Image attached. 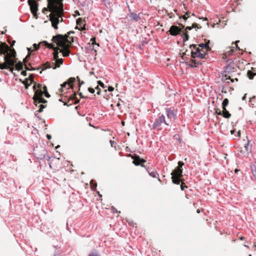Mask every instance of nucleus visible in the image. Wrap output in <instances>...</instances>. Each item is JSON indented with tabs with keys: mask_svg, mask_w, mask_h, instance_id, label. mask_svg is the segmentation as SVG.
Listing matches in <instances>:
<instances>
[{
	"mask_svg": "<svg viewBox=\"0 0 256 256\" xmlns=\"http://www.w3.org/2000/svg\"><path fill=\"white\" fill-rule=\"evenodd\" d=\"M78 95L80 96L81 98H86L87 97L86 96H84L82 95V92H79L78 93Z\"/></svg>",
	"mask_w": 256,
	"mask_h": 256,
	"instance_id": "obj_42",
	"label": "nucleus"
},
{
	"mask_svg": "<svg viewBox=\"0 0 256 256\" xmlns=\"http://www.w3.org/2000/svg\"><path fill=\"white\" fill-rule=\"evenodd\" d=\"M146 162V160L143 158H140L139 156H138V158L135 159L133 161V163L136 166L141 165L142 166H144L143 164H144Z\"/></svg>",
	"mask_w": 256,
	"mask_h": 256,
	"instance_id": "obj_14",
	"label": "nucleus"
},
{
	"mask_svg": "<svg viewBox=\"0 0 256 256\" xmlns=\"http://www.w3.org/2000/svg\"><path fill=\"white\" fill-rule=\"evenodd\" d=\"M250 142L248 140L246 144H244V148L245 150V151L244 152V156H245V154H248V146H249Z\"/></svg>",
	"mask_w": 256,
	"mask_h": 256,
	"instance_id": "obj_19",
	"label": "nucleus"
},
{
	"mask_svg": "<svg viewBox=\"0 0 256 256\" xmlns=\"http://www.w3.org/2000/svg\"><path fill=\"white\" fill-rule=\"evenodd\" d=\"M28 3L30 6L32 12L34 14L38 10V4L36 0H28Z\"/></svg>",
	"mask_w": 256,
	"mask_h": 256,
	"instance_id": "obj_12",
	"label": "nucleus"
},
{
	"mask_svg": "<svg viewBox=\"0 0 256 256\" xmlns=\"http://www.w3.org/2000/svg\"><path fill=\"white\" fill-rule=\"evenodd\" d=\"M166 114L167 118L166 120L170 126L176 118V110L170 108H167L166 109Z\"/></svg>",
	"mask_w": 256,
	"mask_h": 256,
	"instance_id": "obj_8",
	"label": "nucleus"
},
{
	"mask_svg": "<svg viewBox=\"0 0 256 256\" xmlns=\"http://www.w3.org/2000/svg\"><path fill=\"white\" fill-rule=\"evenodd\" d=\"M110 144H111L112 146V144H113L114 143V141H112V140H110Z\"/></svg>",
	"mask_w": 256,
	"mask_h": 256,
	"instance_id": "obj_58",
	"label": "nucleus"
},
{
	"mask_svg": "<svg viewBox=\"0 0 256 256\" xmlns=\"http://www.w3.org/2000/svg\"><path fill=\"white\" fill-rule=\"evenodd\" d=\"M191 62H192V64L190 65V66L192 68H193V67L196 68L199 64H202V63L200 62H198L195 60H192Z\"/></svg>",
	"mask_w": 256,
	"mask_h": 256,
	"instance_id": "obj_20",
	"label": "nucleus"
},
{
	"mask_svg": "<svg viewBox=\"0 0 256 256\" xmlns=\"http://www.w3.org/2000/svg\"><path fill=\"white\" fill-rule=\"evenodd\" d=\"M41 42H40V43ZM40 44H42V45H44L45 46V44H33V46L34 48L35 49V50H38L39 49V48H40Z\"/></svg>",
	"mask_w": 256,
	"mask_h": 256,
	"instance_id": "obj_30",
	"label": "nucleus"
},
{
	"mask_svg": "<svg viewBox=\"0 0 256 256\" xmlns=\"http://www.w3.org/2000/svg\"><path fill=\"white\" fill-rule=\"evenodd\" d=\"M52 14L50 15V20L52 22V26L56 30L58 28V24L60 22L62 21V13L64 9L62 6H60L59 8H53Z\"/></svg>",
	"mask_w": 256,
	"mask_h": 256,
	"instance_id": "obj_3",
	"label": "nucleus"
},
{
	"mask_svg": "<svg viewBox=\"0 0 256 256\" xmlns=\"http://www.w3.org/2000/svg\"><path fill=\"white\" fill-rule=\"evenodd\" d=\"M84 83V81H81V80L78 82L79 90H80V88L82 84H83Z\"/></svg>",
	"mask_w": 256,
	"mask_h": 256,
	"instance_id": "obj_41",
	"label": "nucleus"
},
{
	"mask_svg": "<svg viewBox=\"0 0 256 256\" xmlns=\"http://www.w3.org/2000/svg\"><path fill=\"white\" fill-rule=\"evenodd\" d=\"M48 1V6L50 9V11L52 12H54L52 10L53 8H59L60 6L63 5L62 3L58 2V0H47Z\"/></svg>",
	"mask_w": 256,
	"mask_h": 256,
	"instance_id": "obj_10",
	"label": "nucleus"
},
{
	"mask_svg": "<svg viewBox=\"0 0 256 256\" xmlns=\"http://www.w3.org/2000/svg\"><path fill=\"white\" fill-rule=\"evenodd\" d=\"M255 98H256V97H255L254 96H253V97H252V98H250V102H251V101L252 100V99Z\"/></svg>",
	"mask_w": 256,
	"mask_h": 256,
	"instance_id": "obj_60",
	"label": "nucleus"
},
{
	"mask_svg": "<svg viewBox=\"0 0 256 256\" xmlns=\"http://www.w3.org/2000/svg\"><path fill=\"white\" fill-rule=\"evenodd\" d=\"M63 63V59L60 58L56 60V62L54 63L52 62V64L54 65V66L52 67V68L54 70L56 69L57 68H59L61 64H62Z\"/></svg>",
	"mask_w": 256,
	"mask_h": 256,
	"instance_id": "obj_15",
	"label": "nucleus"
},
{
	"mask_svg": "<svg viewBox=\"0 0 256 256\" xmlns=\"http://www.w3.org/2000/svg\"><path fill=\"white\" fill-rule=\"evenodd\" d=\"M184 36L183 38V40L184 42H185L188 40L189 36H188V34L186 33H184Z\"/></svg>",
	"mask_w": 256,
	"mask_h": 256,
	"instance_id": "obj_32",
	"label": "nucleus"
},
{
	"mask_svg": "<svg viewBox=\"0 0 256 256\" xmlns=\"http://www.w3.org/2000/svg\"><path fill=\"white\" fill-rule=\"evenodd\" d=\"M190 48L193 50L191 52L192 57L194 58H206V56L208 54L206 52H204L202 49L197 48L196 44L190 45Z\"/></svg>",
	"mask_w": 256,
	"mask_h": 256,
	"instance_id": "obj_7",
	"label": "nucleus"
},
{
	"mask_svg": "<svg viewBox=\"0 0 256 256\" xmlns=\"http://www.w3.org/2000/svg\"><path fill=\"white\" fill-rule=\"evenodd\" d=\"M22 74H23L24 76H26V71H22Z\"/></svg>",
	"mask_w": 256,
	"mask_h": 256,
	"instance_id": "obj_56",
	"label": "nucleus"
},
{
	"mask_svg": "<svg viewBox=\"0 0 256 256\" xmlns=\"http://www.w3.org/2000/svg\"><path fill=\"white\" fill-rule=\"evenodd\" d=\"M48 1V6L50 9V11L52 12H54L52 10L53 8H59L60 6L63 5L62 3L58 2V0H47Z\"/></svg>",
	"mask_w": 256,
	"mask_h": 256,
	"instance_id": "obj_11",
	"label": "nucleus"
},
{
	"mask_svg": "<svg viewBox=\"0 0 256 256\" xmlns=\"http://www.w3.org/2000/svg\"><path fill=\"white\" fill-rule=\"evenodd\" d=\"M223 77H225L226 78V80H228V79H230V76L228 77V76H227V75L226 74H225L224 75H223Z\"/></svg>",
	"mask_w": 256,
	"mask_h": 256,
	"instance_id": "obj_48",
	"label": "nucleus"
},
{
	"mask_svg": "<svg viewBox=\"0 0 256 256\" xmlns=\"http://www.w3.org/2000/svg\"><path fill=\"white\" fill-rule=\"evenodd\" d=\"M228 104V98H226L222 102V108L225 109L226 108V106Z\"/></svg>",
	"mask_w": 256,
	"mask_h": 256,
	"instance_id": "obj_23",
	"label": "nucleus"
},
{
	"mask_svg": "<svg viewBox=\"0 0 256 256\" xmlns=\"http://www.w3.org/2000/svg\"><path fill=\"white\" fill-rule=\"evenodd\" d=\"M46 138H48V140H50L52 138V136L50 134H48L46 135Z\"/></svg>",
	"mask_w": 256,
	"mask_h": 256,
	"instance_id": "obj_50",
	"label": "nucleus"
},
{
	"mask_svg": "<svg viewBox=\"0 0 256 256\" xmlns=\"http://www.w3.org/2000/svg\"><path fill=\"white\" fill-rule=\"evenodd\" d=\"M40 104V105H39L38 107L40 108H42V109H44L46 107V106H44L42 104Z\"/></svg>",
	"mask_w": 256,
	"mask_h": 256,
	"instance_id": "obj_45",
	"label": "nucleus"
},
{
	"mask_svg": "<svg viewBox=\"0 0 256 256\" xmlns=\"http://www.w3.org/2000/svg\"><path fill=\"white\" fill-rule=\"evenodd\" d=\"M68 84L66 82H64L63 84H62L60 85V86H61V88H60L59 89V92H63V91H64V90H63V88H66L67 86H68Z\"/></svg>",
	"mask_w": 256,
	"mask_h": 256,
	"instance_id": "obj_25",
	"label": "nucleus"
},
{
	"mask_svg": "<svg viewBox=\"0 0 256 256\" xmlns=\"http://www.w3.org/2000/svg\"><path fill=\"white\" fill-rule=\"evenodd\" d=\"M98 84L99 86H102V88H105V86H104V83L102 82L100 80H98Z\"/></svg>",
	"mask_w": 256,
	"mask_h": 256,
	"instance_id": "obj_36",
	"label": "nucleus"
},
{
	"mask_svg": "<svg viewBox=\"0 0 256 256\" xmlns=\"http://www.w3.org/2000/svg\"><path fill=\"white\" fill-rule=\"evenodd\" d=\"M76 78H77V80H78V82H79L80 81V78L78 76H76Z\"/></svg>",
	"mask_w": 256,
	"mask_h": 256,
	"instance_id": "obj_59",
	"label": "nucleus"
},
{
	"mask_svg": "<svg viewBox=\"0 0 256 256\" xmlns=\"http://www.w3.org/2000/svg\"><path fill=\"white\" fill-rule=\"evenodd\" d=\"M114 90V88L111 86H109L108 87V90L109 92H112Z\"/></svg>",
	"mask_w": 256,
	"mask_h": 256,
	"instance_id": "obj_43",
	"label": "nucleus"
},
{
	"mask_svg": "<svg viewBox=\"0 0 256 256\" xmlns=\"http://www.w3.org/2000/svg\"><path fill=\"white\" fill-rule=\"evenodd\" d=\"M210 43V40L208 41V42L206 44H198L199 47L202 48H204L206 50V51H208L210 48L208 46V44Z\"/></svg>",
	"mask_w": 256,
	"mask_h": 256,
	"instance_id": "obj_18",
	"label": "nucleus"
},
{
	"mask_svg": "<svg viewBox=\"0 0 256 256\" xmlns=\"http://www.w3.org/2000/svg\"><path fill=\"white\" fill-rule=\"evenodd\" d=\"M216 113L219 116H222V111H221L220 109H216Z\"/></svg>",
	"mask_w": 256,
	"mask_h": 256,
	"instance_id": "obj_35",
	"label": "nucleus"
},
{
	"mask_svg": "<svg viewBox=\"0 0 256 256\" xmlns=\"http://www.w3.org/2000/svg\"><path fill=\"white\" fill-rule=\"evenodd\" d=\"M88 90L92 94H94L95 92L94 88H88Z\"/></svg>",
	"mask_w": 256,
	"mask_h": 256,
	"instance_id": "obj_38",
	"label": "nucleus"
},
{
	"mask_svg": "<svg viewBox=\"0 0 256 256\" xmlns=\"http://www.w3.org/2000/svg\"><path fill=\"white\" fill-rule=\"evenodd\" d=\"M250 73V72H248V74H249ZM248 76H249V78H250V79H252V78H253V76H250V75H248Z\"/></svg>",
	"mask_w": 256,
	"mask_h": 256,
	"instance_id": "obj_55",
	"label": "nucleus"
},
{
	"mask_svg": "<svg viewBox=\"0 0 256 256\" xmlns=\"http://www.w3.org/2000/svg\"><path fill=\"white\" fill-rule=\"evenodd\" d=\"M28 78H26V79H25V80L24 81L23 84H24V83H25V84H28Z\"/></svg>",
	"mask_w": 256,
	"mask_h": 256,
	"instance_id": "obj_49",
	"label": "nucleus"
},
{
	"mask_svg": "<svg viewBox=\"0 0 256 256\" xmlns=\"http://www.w3.org/2000/svg\"><path fill=\"white\" fill-rule=\"evenodd\" d=\"M200 28L201 27H199L198 26V24H196V23H194L192 26H187L186 28V31H188V30H190L192 28Z\"/></svg>",
	"mask_w": 256,
	"mask_h": 256,
	"instance_id": "obj_22",
	"label": "nucleus"
},
{
	"mask_svg": "<svg viewBox=\"0 0 256 256\" xmlns=\"http://www.w3.org/2000/svg\"><path fill=\"white\" fill-rule=\"evenodd\" d=\"M42 86L41 84L36 85V84H35L33 86V89L34 91V100L36 106H38V104H42L47 102V100L42 97L43 92L42 90Z\"/></svg>",
	"mask_w": 256,
	"mask_h": 256,
	"instance_id": "obj_5",
	"label": "nucleus"
},
{
	"mask_svg": "<svg viewBox=\"0 0 256 256\" xmlns=\"http://www.w3.org/2000/svg\"><path fill=\"white\" fill-rule=\"evenodd\" d=\"M246 94H245L242 98V100H246Z\"/></svg>",
	"mask_w": 256,
	"mask_h": 256,
	"instance_id": "obj_53",
	"label": "nucleus"
},
{
	"mask_svg": "<svg viewBox=\"0 0 256 256\" xmlns=\"http://www.w3.org/2000/svg\"><path fill=\"white\" fill-rule=\"evenodd\" d=\"M130 16L136 22H138L140 20V18L139 15L134 12H131Z\"/></svg>",
	"mask_w": 256,
	"mask_h": 256,
	"instance_id": "obj_17",
	"label": "nucleus"
},
{
	"mask_svg": "<svg viewBox=\"0 0 256 256\" xmlns=\"http://www.w3.org/2000/svg\"><path fill=\"white\" fill-rule=\"evenodd\" d=\"M25 67H26V69L27 70H35L36 69L34 68H32V66L31 67V68H29L27 66H25Z\"/></svg>",
	"mask_w": 256,
	"mask_h": 256,
	"instance_id": "obj_40",
	"label": "nucleus"
},
{
	"mask_svg": "<svg viewBox=\"0 0 256 256\" xmlns=\"http://www.w3.org/2000/svg\"><path fill=\"white\" fill-rule=\"evenodd\" d=\"M120 106V103H118V104H116V106Z\"/></svg>",
	"mask_w": 256,
	"mask_h": 256,
	"instance_id": "obj_62",
	"label": "nucleus"
},
{
	"mask_svg": "<svg viewBox=\"0 0 256 256\" xmlns=\"http://www.w3.org/2000/svg\"><path fill=\"white\" fill-rule=\"evenodd\" d=\"M188 186L186 185H184V184H182L180 185V189L182 190H184V188H187Z\"/></svg>",
	"mask_w": 256,
	"mask_h": 256,
	"instance_id": "obj_37",
	"label": "nucleus"
},
{
	"mask_svg": "<svg viewBox=\"0 0 256 256\" xmlns=\"http://www.w3.org/2000/svg\"><path fill=\"white\" fill-rule=\"evenodd\" d=\"M75 81H76V78H74L71 77V78H69L68 82H66L68 84V86L70 87L71 86L70 84L74 83ZM69 88H67L68 89Z\"/></svg>",
	"mask_w": 256,
	"mask_h": 256,
	"instance_id": "obj_24",
	"label": "nucleus"
},
{
	"mask_svg": "<svg viewBox=\"0 0 256 256\" xmlns=\"http://www.w3.org/2000/svg\"><path fill=\"white\" fill-rule=\"evenodd\" d=\"M30 84H25L24 83V86H25V88L26 89H28V87L30 86Z\"/></svg>",
	"mask_w": 256,
	"mask_h": 256,
	"instance_id": "obj_47",
	"label": "nucleus"
},
{
	"mask_svg": "<svg viewBox=\"0 0 256 256\" xmlns=\"http://www.w3.org/2000/svg\"><path fill=\"white\" fill-rule=\"evenodd\" d=\"M15 42H16L15 40H13L12 44H10V42H9V43L11 44L12 46H13Z\"/></svg>",
	"mask_w": 256,
	"mask_h": 256,
	"instance_id": "obj_54",
	"label": "nucleus"
},
{
	"mask_svg": "<svg viewBox=\"0 0 256 256\" xmlns=\"http://www.w3.org/2000/svg\"><path fill=\"white\" fill-rule=\"evenodd\" d=\"M252 172L254 178L256 180V168L255 166L252 168Z\"/></svg>",
	"mask_w": 256,
	"mask_h": 256,
	"instance_id": "obj_29",
	"label": "nucleus"
},
{
	"mask_svg": "<svg viewBox=\"0 0 256 256\" xmlns=\"http://www.w3.org/2000/svg\"><path fill=\"white\" fill-rule=\"evenodd\" d=\"M222 116L224 118H228L230 117L231 114L228 111L226 108H225L222 109Z\"/></svg>",
	"mask_w": 256,
	"mask_h": 256,
	"instance_id": "obj_16",
	"label": "nucleus"
},
{
	"mask_svg": "<svg viewBox=\"0 0 256 256\" xmlns=\"http://www.w3.org/2000/svg\"><path fill=\"white\" fill-rule=\"evenodd\" d=\"M4 55V62H0V68L1 70L9 69L10 67L14 66L16 63L15 58L16 52L14 48H10L5 42L0 41V55Z\"/></svg>",
	"mask_w": 256,
	"mask_h": 256,
	"instance_id": "obj_1",
	"label": "nucleus"
},
{
	"mask_svg": "<svg viewBox=\"0 0 256 256\" xmlns=\"http://www.w3.org/2000/svg\"><path fill=\"white\" fill-rule=\"evenodd\" d=\"M52 67L53 66H51L50 63L47 62L44 64V68L42 69V70H46V68H52Z\"/></svg>",
	"mask_w": 256,
	"mask_h": 256,
	"instance_id": "obj_28",
	"label": "nucleus"
},
{
	"mask_svg": "<svg viewBox=\"0 0 256 256\" xmlns=\"http://www.w3.org/2000/svg\"><path fill=\"white\" fill-rule=\"evenodd\" d=\"M28 50L30 52L31 50V48H28Z\"/></svg>",
	"mask_w": 256,
	"mask_h": 256,
	"instance_id": "obj_63",
	"label": "nucleus"
},
{
	"mask_svg": "<svg viewBox=\"0 0 256 256\" xmlns=\"http://www.w3.org/2000/svg\"><path fill=\"white\" fill-rule=\"evenodd\" d=\"M238 171H239V170H238V169H236V170H235V172H237Z\"/></svg>",
	"mask_w": 256,
	"mask_h": 256,
	"instance_id": "obj_64",
	"label": "nucleus"
},
{
	"mask_svg": "<svg viewBox=\"0 0 256 256\" xmlns=\"http://www.w3.org/2000/svg\"><path fill=\"white\" fill-rule=\"evenodd\" d=\"M95 89H96L97 90V94L98 95H100L101 91H100V88H98V86H97L96 87H95Z\"/></svg>",
	"mask_w": 256,
	"mask_h": 256,
	"instance_id": "obj_39",
	"label": "nucleus"
},
{
	"mask_svg": "<svg viewBox=\"0 0 256 256\" xmlns=\"http://www.w3.org/2000/svg\"><path fill=\"white\" fill-rule=\"evenodd\" d=\"M186 14H187V13H186L184 15V16H182V18L184 20H185L188 18L186 16Z\"/></svg>",
	"mask_w": 256,
	"mask_h": 256,
	"instance_id": "obj_46",
	"label": "nucleus"
},
{
	"mask_svg": "<svg viewBox=\"0 0 256 256\" xmlns=\"http://www.w3.org/2000/svg\"><path fill=\"white\" fill-rule=\"evenodd\" d=\"M16 67L18 68H22V62H19L18 64H16Z\"/></svg>",
	"mask_w": 256,
	"mask_h": 256,
	"instance_id": "obj_34",
	"label": "nucleus"
},
{
	"mask_svg": "<svg viewBox=\"0 0 256 256\" xmlns=\"http://www.w3.org/2000/svg\"><path fill=\"white\" fill-rule=\"evenodd\" d=\"M244 247H246V248H249V246H248V245L244 244Z\"/></svg>",
	"mask_w": 256,
	"mask_h": 256,
	"instance_id": "obj_61",
	"label": "nucleus"
},
{
	"mask_svg": "<svg viewBox=\"0 0 256 256\" xmlns=\"http://www.w3.org/2000/svg\"><path fill=\"white\" fill-rule=\"evenodd\" d=\"M162 125H165L168 126H169L168 123L164 114H159L152 125V128L153 130H160L162 128Z\"/></svg>",
	"mask_w": 256,
	"mask_h": 256,
	"instance_id": "obj_6",
	"label": "nucleus"
},
{
	"mask_svg": "<svg viewBox=\"0 0 256 256\" xmlns=\"http://www.w3.org/2000/svg\"><path fill=\"white\" fill-rule=\"evenodd\" d=\"M245 151V150L244 148H242L241 149V150H240V152L244 154V152Z\"/></svg>",
	"mask_w": 256,
	"mask_h": 256,
	"instance_id": "obj_51",
	"label": "nucleus"
},
{
	"mask_svg": "<svg viewBox=\"0 0 256 256\" xmlns=\"http://www.w3.org/2000/svg\"><path fill=\"white\" fill-rule=\"evenodd\" d=\"M182 30L178 26H172L170 28L168 32L170 34L174 36H176L180 33Z\"/></svg>",
	"mask_w": 256,
	"mask_h": 256,
	"instance_id": "obj_13",
	"label": "nucleus"
},
{
	"mask_svg": "<svg viewBox=\"0 0 256 256\" xmlns=\"http://www.w3.org/2000/svg\"><path fill=\"white\" fill-rule=\"evenodd\" d=\"M42 110H43V109H42V108H40L39 110H38V112H42Z\"/></svg>",
	"mask_w": 256,
	"mask_h": 256,
	"instance_id": "obj_57",
	"label": "nucleus"
},
{
	"mask_svg": "<svg viewBox=\"0 0 256 256\" xmlns=\"http://www.w3.org/2000/svg\"><path fill=\"white\" fill-rule=\"evenodd\" d=\"M71 34H74V31H70L64 35L58 34L52 37V40L60 48V52L62 54L64 57L69 56L68 48L73 42V37L70 36Z\"/></svg>",
	"mask_w": 256,
	"mask_h": 256,
	"instance_id": "obj_2",
	"label": "nucleus"
},
{
	"mask_svg": "<svg viewBox=\"0 0 256 256\" xmlns=\"http://www.w3.org/2000/svg\"><path fill=\"white\" fill-rule=\"evenodd\" d=\"M90 41L92 42V44L94 46V44L99 46L98 44H96V38L93 37L91 38Z\"/></svg>",
	"mask_w": 256,
	"mask_h": 256,
	"instance_id": "obj_31",
	"label": "nucleus"
},
{
	"mask_svg": "<svg viewBox=\"0 0 256 256\" xmlns=\"http://www.w3.org/2000/svg\"><path fill=\"white\" fill-rule=\"evenodd\" d=\"M104 2V4L106 6V8H110L112 6V3L110 2L109 0H102Z\"/></svg>",
	"mask_w": 256,
	"mask_h": 256,
	"instance_id": "obj_26",
	"label": "nucleus"
},
{
	"mask_svg": "<svg viewBox=\"0 0 256 256\" xmlns=\"http://www.w3.org/2000/svg\"><path fill=\"white\" fill-rule=\"evenodd\" d=\"M40 44H45V46L54 50V58L55 60H58V50L60 48L58 46H56L55 44L53 43H48L47 41L41 42Z\"/></svg>",
	"mask_w": 256,
	"mask_h": 256,
	"instance_id": "obj_9",
	"label": "nucleus"
},
{
	"mask_svg": "<svg viewBox=\"0 0 256 256\" xmlns=\"http://www.w3.org/2000/svg\"><path fill=\"white\" fill-rule=\"evenodd\" d=\"M184 163L180 161L178 162V166L173 170L171 174L172 176V182L174 184H178L182 180V166Z\"/></svg>",
	"mask_w": 256,
	"mask_h": 256,
	"instance_id": "obj_4",
	"label": "nucleus"
},
{
	"mask_svg": "<svg viewBox=\"0 0 256 256\" xmlns=\"http://www.w3.org/2000/svg\"><path fill=\"white\" fill-rule=\"evenodd\" d=\"M90 187L92 190H96L97 184L94 180H91L90 182Z\"/></svg>",
	"mask_w": 256,
	"mask_h": 256,
	"instance_id": "obj_21",
	"label": "nucleus"
},
{
	"mask_svg": "<svg viewBox=\"0 0 256 256\" xmlns=\"http://www.w3.org/2000/svg\"><path fill=\"white\" fill-rule=\"evenodd\" d=\"M149 174L152 178H156V175H158L156 171L152 170V172L148 171Z\"/></svg>",
	"mask_w": 256,
	"mask_h": 256,
	"instance_id": "obj_27",
	"label": "nucleus"
},
{
	"mask_svg": "<svg viewBox=\"0 0 256 256\" xmlns=\"http://www.w3.org/2000/svg\"><path fill=\"white\" fill-rule=\"evenodd\" d=\"M43 88H44V92H46V91H48L47 90V88H46V86H43Z\"/></svg>",
	"mask_w": 256,
	"mask_h": 256,
	"instance_id": "obj_52",
	"label": "nucleus"
},
{
	"mask_svg": "<svg viewBox=\"0 0 256 256\" xmlns=\"http://www.w3.org/2000/svg\"><path fill=\"white\" fill-rule=\"evenodd\" d=\"M45 96L48 98L50 96V94H48V91H46L44 94Z\"/></svg>",
	"mask_w": 256,
	"mask_h": 256,
	"instance_id": "obj_44",
	"label": "nucleus"
},
{
	"mask_svg": "<svg viewBox=\"0 0 256 256\" xmlns=\"http://www.w3.org/2000/svg\"><path fill=\"white\" fill-rule=\"evenodd\" d=\"M88 256H100V254L96 252H91Z\"/></svg>",
	"mask_w": 256,
	"mask_h": 256,
	"instance_id": "obj_33",
	"label": "nucleus"
}]
</instances>
